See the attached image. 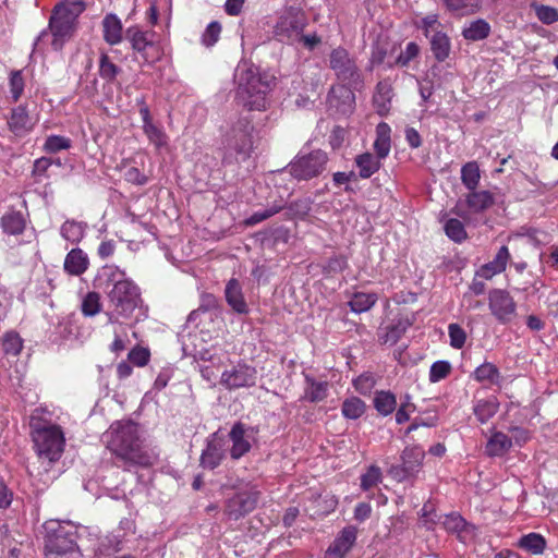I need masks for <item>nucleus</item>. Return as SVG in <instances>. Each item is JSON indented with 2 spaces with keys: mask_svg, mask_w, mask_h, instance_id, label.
<instances>
[{
  "mask_svg": "<svg viewBox=\"0 0 558 558\" xmlns=\"http://www.w3.org/2000/svg\"><path fill=\"white\" fill-rule=\"evenodd\" d=\"M85 230L86 223L75 220H66L60 228V234L71 244H78L85 235Z\"/></svg>",
  "mask_w": 558,
  "mask_h": 558,
  "instance_id": "nucleus-31",
  "label": "nucleus"
},
{
  "mask_svg": "<svg viewBox=\"0 0 558 558\" xmlns=\"http://www.w3.org/2000/svg\"><path fill=\"white\" fill-rule=\"evenodd\" d=\"M442 525L448 532L459 534L466 527V522L460 514L450 513L445 515Z\"/></svg>",
  "mask_w": 558,
  "mask_h": 558,
  "instance_id": "nucleus-52",
  "label": "nucleus"
},
{
  "mask_svg": "<svg viewBox=\"0 0 558 558\" xmlns=\"http://www.w3.org/2000/svg\"><path fill=\"white\" fill-rule=\"evenodd\" d=\"M329 68L340 81L345 82L353 88L363 86L362 73L356 65L355 59L351 57L347 49L337 47L331 50L329 54Z\"/></svg>",
  "mask_w": 558,
  "mask_h": 558,
  "instance_id": "nucleus-8",
  "label": "nucleus"
},
{
  "mask_svg": "<svg viewBox=\"0 0 558 558\" xmlns=\"http://www.w3.org/2000/svg\"><path fill=\"white\" fill-rule=\"evenodd\" d=\"M226 301L239 314H246L248 308L241 286L236 279H230L225 290Z\"/></svg>",
  "mask_w": 558,
  "mask_h": 558,
  "instance_id": "nucleus-23",
  "label": "nucleus"
},
{
  "mask_svg": "<svg viewBox=\"0 0 558 558\" xmlns=\"http://www.w3.org/2000/svg\"><path fill=\"white\" fill-rule=\"evenodd\" d=\"M518 546L532 555H541L546 548L545 538L538 533H529L520 537Z\"/></svg>",
  "mask_w": 558,
  "mask_h": 558,
  "instance_id": "nucleus-32",
  "label": "nucleus"
},
{
  "mask_svg": "<svg viewBox=\"0 0 558 558\" xmlns=\"http://www.w3.org/2000/svg\"><path fill=\"white\" fill-rule=\"evenodd\" d=\"M451 372V365L447 361H437L433 363L429 371V380L437 383L446 378Z\"/></svg>",
  "mask_w": 558,
  "mask_h": 558,
  "instance_id": "nucleus-54",
  "label": "nucleus"
},
{
  "mask_svg": "<svg viewBox=\"0 0 558 558\" xmlns=\"http://www.w3.org/2000/svg\"><path fill=\"white\" fill-rule=\"evenodd\" d=\"M425 458L424 450L418 446H408L401 454V464L391 465L388 473L398 482L413 478L421 471L423 460Z\"/></svg>",
  "mask_w": 558,
  "mask_h": 558,
  "instance_id": "nucleus-12",
  "label": "nucleus"
},
{
  "mask_svg": "<svg viewBox=\"0 0 558 558\" xmlns=\"http://www.w3.org/2000/svg\"><path fill=\"white\" fill-rule=\"evenodd\" d=\"M420 52V47L417 44L411 41L407 44L404 51H401L399 57L397 58V63L401 66H405L409 64L411 60L417 57Z\"/></svg>",
  "mask_w": 558,
  "mask_h": 558,
  "instance_id": "nucleus-58",
  "label": "nucleus"
},
{
  "mask_svg": "<svg viewBox=\"0 0 558 558\" xmlns=\"http://www.w3.org/2000/svg\"><path fill=\"white\" fill-rule=\"evenodd\" d=\"M448 331L451 347L454 349H461L465 343V331L458 324H450Z\"/></svg>",
  "mask_w": 558,
  "mask_h": 558,
  "instance_id": "nucleus-57",
  "label": "nucleus"
},
{
  "mask_svg": "<svg viewBox=\"0 0 558 558\" xmlns=\"http://www.w3.org/2000/svg\"><path fill=\"white\" fill-rule=\"evenodd\" d=\"M3 231L9 234H20L25 229V218L21 211H9L1 219Z\"/></svg>",
  "mask_w": 558,
  "mask_h": 558,
  "instance_id": "nucleus-35",
  "label": "nucleus"
},
{
  "mask_svg": "<svg viewBox=\"0 0 558 558\" xmlns=\"http://www.w3.org/2000/svg\"><path fill=\"white\" fill-rule=\"evenodd\" d=\"M481 180L480 167L476 161H469L461 168V181L469 191H474Z\"/></svg>",
  "mask_w": 558,
  "mask_h": 558,
  "instance_id": "nucleus-36",
  "label": "nucleus"
},
{
  "mask_svg": "<svg viewBox=\"0 0 558 558\" xmlns=\"http://www.w3.org/2000/svg\"><path fill=\"white\" fill-rule=\"evenodd\" d=\"M257 371L245 363H238L222 372L220 384L228 390L253 387L256 384Z\"/></svg>",
  "mask_w": 558,
  "mask_h": 558,
  "instance_id": "nucleus-14",
  "label": "nucleus"
},
{
  "mask_svg": "<svg viewBox=\"0 0 558 558\" xmlns=\"http://www.w3.org/2000/svg\"><path fill=\"white\" fill-rule=\"evenodd\" d=\"M312 208V202L308 198L298 199L290 204L289 210L295 217H305Z\"/></svg>",
  "mask_w": 558,
  "mask_h": 558,
  "instance_id": "nucleus-59",
  "label": "nucleus"
},
{
  "mask_svg": "<svg viewBox=\"0 0 558 558\" xmlns=\"http://www.w3.org/2000/svg\"><path fill=\"white\" fill-rule=\"evenodd\" d=\"M490 34V25L483 19L473 21L463 28L462 36L466 40L477 41L487 38Z\"/></svg>",
  "mask_w": 558,
  "mask_h": 558,
  "instance_id": "nucleus-34",
  "label": "nucleus"
},
{
  "mask_svg": "<svg viewBox=\"0 0 558 558\" xmlns=\"http://www.w3.org/2000/svg\"><path fill=\"white\" fill-rule=\"evenodd\" d=\"M124 177L128 182H131V183H134L137 185H144L148 181L147 177L135 167L128 169L124 173Z\"/></svg>",
  "mask_w": 558,
  "mask_h": 558,
  "instance_id": "nucleus-64",
  "label": "nucleus"
},
{
  "mask_svg": "<svg viewBox=\"0 0 558 558\" xmlns=\"http://www.w3.org/2000/svg\"><path fill=\"white\" fill-rule=\"evenodd\" d=\"M236 100L250 111H264L268 107L267 95L274 77L262 74L257 68L243 63L235 70Z\"/></svg>",
  "mask_w": 558,
  "mask_h": 558,
  "instance_id": "nucleus-2",
  "label": "nucleus"
},
{
  "mask_svg": "<svg viewBox=\"0 0 558 558\" xmlns=\"http://www.w3.org/2000/svg\"><path fill=\"white\" fill-rule=\"evenodd\" d=\"M225 457V449L221 439L213 438L207 442L206 449L201 456V465L213 470L217 468Z\"/></svg>",
  "mask_w": 558,
  "mask_h": 558,
  "instance_id": "nucleus-21",
  "label": "nucleus"
},
{
  "mask_svg": "<svg viewBox=\"0 0 558 558\" xmlns=\"http://www.w3.org/2000/svg\"><path fill=\"white\" fill-rule=\"evenodd\" d=\"M283 207L284 206L281 203H275L272 205H269L267 208L263 210L255 211L253 215L245 219L244 223L246 226H255L278 214Z\"/></svg>",
  "mask_w": 558,
  "mask_h": 558,
  "instance_id": "nucleus-46",
  "label": "nucleus"
},
{
  "mask_svg": "<svg viewBox=\"0 0 558 558\" xmlns=\"http://www.w3.org/2000/svg\"><path fill=\"white\" fill-rule=\"evenodd\" d=\"M488 306L500 324L510 323L517 315V304L506 290L494 289L488 294Z\"/></svg>",
  "mask_w": 558,
  "mask_h": 558,
  "instance_id": "nucleus-15",
  "label": "nucleus"
},
{
  "mask_svg": "<svg viewBox=\"0 0 558 558\" xmlns=\"http://www.w3.org/2000/svg\"><path fill=\"white\" fill-rule=\"evenodd\" d=\"M125 38L131 44L134 52L146 63H154L162 56V50L156 40V34L153 31H144L137 25L130 26L125 31Z\"/></svg>",
  "mask_w": 558,
  "mask_h": 558,
  "instance_id": "nucleus-10",
  "label": "nucleus"
},
{
  "mask_svg": "<svg viewBox=\"0 0 558 558\" xmlns=\"http://www.w3.org/2000/svg\"><path fill=\"white\" fill-rule=\"evenodd\" d=\"M71 147V140L64 136L51 135L44 145V150L47 153H58Z\"/></svg>",
  "mask_w": 558,
  "mask_h": 558,
  "instance_id": "nucleus-50",
  "label": "nucleus"
},
{
  "mask_svg": "<svg viewBox=\"0 0 558 558\" xmlns=\"http://www.w3.org/2000/svg\"><path fill=\"white\" fill-rule=\"evenodd\" d=\"M104 38L109 45H117L122 40V24L114 14H108L102 21Z\"/></svg>",
  "mask_w": 558,
  "mask_h": 558,
  "instance_id": "nucleus-27",
  "label": "nucleus"
},
{
  "mask_svg": "<svg viewBox=\"0 0 558 558\" xmlns=\"http://www.w3.org/2000/svg\"><path fill=\"white\" fill-rule=\"evenodd\" d=\"M10 87L11 93L13 95V98L17 100V98L21 96L24 87L23 77L21 75V72L15 71L12 72L10 77Z\"/></svg>",
  "mask_w": 558,
  "mask_h": 558,
  "instance_id": "nucleus-63",
  "label": "nucleus"
},
{
  "mask_svg": "<svg viewBox=\"0 0 558 558\" xmlns=\"http://www.w3.org/2000/svg\"><path fill=\"white\" fill-rule=\"evenodd\" d=\"M128 356L137 366H145L149 361V352L143 348L131 350Z\"/></svg>",
  "mask_w": 558,
  "mask_h": 558,
  "instance_id": "nucleus-62",
  "label": "nucleus"
},
{
  "mask_svg": "<svg viewBox=\"0 0 558 558\" xmlns=\"http://www.w3.org/2000/svg\"><path fill=\"white\" fill-rule=\"evenodd\" d=\"M494 204V196L488 191H470L463 198H459L451 213L462 218L470 219L472 214H480Z\"/></svg>",
  "mask_w": 558,
  "mask_h": 558,
  "instance_id": "nucleus-13",
  "label": "nucleus"
},
{
  "mask_svg": "<svg viewBox=\"0 0 558 558\" xmlns=\"http://www.w3.org/2000/svg\"><path fill=\"white\" fill-rule=\"evenodd\" d=\"M144 133L157 148L167 145V136L161 129L154 123H147L143 125Z\"/></svg>",
  "mask_w": 558,
  "mask_h": 558,
  "instance_id": "nucleus-49",
  "label": "nucleus"
},
{
  "mask_svg": "<svg viewBox=\"0 0 558 558\" xmlns=\"http://www.w3.org/2000/svg\"><path fill=\"white\" fill-rule=\"evenodd\" d=\"M121 69L117 66L106 53H102L99 59V75L107 82H112Z\"/></svg>",
  "mask_w": 558,
  "mask_h": 558,
  "instance_id": "nucleus-47",
  "label": "nucleus"
},
{
  "mask_svg": "<svg viewBox=\"0 0 558 558\" xmlns=\"http://www.w3.org/2000/svg\"><path fill=\"white\" fill-rule=\"evenodd\" d=\"M356 529L344 527L325 553V558H344L356 541Z\"/></svg>",
  "mask_w": 558,
  "mask_h": 558,
  "instance_id": "nucleus-17",
  "label": "nucleus"
},
{
  "mask_svg": "<svg viewBox=\"0 0 558 558\" xmlns=\"http://www.w3.org/2000/svg\"><path fill=\"white\" fill-rule=\"evenodd\" d=\"M220 33L221 25L218 22L209 23L202 36L203 44L207 47L214 46L218 41Z\"/></svg>",
  "mask_w": 558,
  "mask_h": 558,
  "instance_id": "nucleus-56",
  "label": "nucleus"
},
{
  "mask_svg": "<svg viewBox=\"0 0 558 558\" xmlns=\"http://www.w3.org/2000/svg\"><path fill=\"white\" fill-rule=\"evenodd\" d=\"M245 434V426L240 422L235 423L229 433V437L232 441L230 456L234 460L240 459L251 449V444Z\"/></svg>",
  "mask_w": 558,
  "mask_h": 558,
  "instance_id": "nucleus-19",
  "label": "nucleus"
},
{
  "mask_svg": "<svg viewBox=\"0 0 558 558\" xmlns=\"http://www.w3.org/2000/svg\"><path fill=\"white\" fill-rule=\"evenodd\" d=\"M512 446L511 438L501 432L494 433L486 444V453L489 457H500Z\"/></svg>",
  "mask_w": 558,
  "mask_h": 558,
  "instance_id": "nucleus-28",
  "label": "nucleus"
},
{
  "mask_svg": "<svg viewBox=\"0 0 558 558\" xmlns=\"http://www.w3.org/2000/svg\"><path fill=\"white\" fill-rule=\"evenodd\" d=\"M373 403L376 411L384 416L391 414L397 408L396 396L386 390L376 391Z\"/></svg>",
  "mask_w": 558,
  "mask_h": 558,
  "instance_id": "nucleus-33",
  "label": "nucleus"
},
{
  "mask_svg": "<svg viewBox=\"0 0 558 558\" xmlns=\"http://www.w3.org/2000/svg\"><path fill=\"white\" fill-rule=\"evenodd\" d=\"M306 380L308 383V387L305 390L304 399L310 402H319L327 397V383H318L310 377H306Z\"/></svg>",
  "mask_w": 558,
  "mask_h": 558,
  "instance_id": "nucleus-43",
  "label": "nucleus"
},
{
  "mask_svg": "<svg viewBox=\"0 0 558 558\" xmlns=\"http://www.w3.org/2000/svg\"><path fill=\"white\" fill-rule=\"evenodd\" d=\"M46 532L45 549L47 555H65L76 547L75 533L59 521L44 524Z\"/></svg>",
  "mask_w": 558,
  "mask_h": 558,
  "instance_id": "nucleus-9",
  "label": "nucleus"
},
{
  "mask_svg": "<svg viewBox=\"0 0 558 558\" xmlns=\"http://www.w3.org/2000/svg\"><path fill=\"white\" fill-rule=\"evenodd\" d=\"M381 481V471L378 466L372 465L366 473L361 476V487L368 490L376 486Z\"/></svg>",
  "mask_w": 558,
  "mask_h": 558,
  "instance_id": "nucleus-51",
  "label": "nucleus"
},
{
  "mask_svg": "<svg viewBox=\"0 0 558 558\" xmlns=\"http://www.w3.org/2000/svg\"><path fill=\"white\" fill-rule=\"evenodd\" d=\"M451 12L474 13L482 9L480 0H441Z\"/></svg>",
  "mask_w": 558,
  "mask_h": 558,
  "instance_id": "nucleus-41",
  "label": "nucleus"
},
{
  "mask_svg": "<svg viewBox=\"0 0 558 558\" xmlns=\"http://www.w3.org/2000/svg\"><path fill=\"white\" fill-rule=\"evenodd\" d=\"M408 320H398L385 328V332L380 336V340L385 344H395L404 335L409 327Z\"/></svg>",
  "mask_w": 558,
  "mask_h": 558,
  "instance_id": "nucleus-38",
  "label": "nucleus"
},
{
  "mask_svg": "<svg viewBox=\"0 0 558 558\" xmlns=\"http://www.w3.org/2000/svg\"><path fill=\"white\" fill-rule=\"evenodd\" d=\"M392 94V86L389 81L384 80L377 84L373 102L378 114L386 116L389 112Z\"/></svg>",
  "mask_w": 558,
  "mask_h": 558,
  "instance_id": "nucleus-24",
  "label": "nucleus"
},
{
  "mask_svg": "<svg viewBox=\"0 0 558 558\" xmlns=\"http://www.w3.org/2000/svg\"><path fill=\"white\" fill-rule=\"evenodd\" d=\"M444 229L447 236L457 243L462 242L468 236L466 231L464 229V225L459 219L456 218L449 219L445 223Z\"/></svg>",
  "mask_w": 558,
  "mask_h": 558,
  "instance_id": "nucleus-45",
  "label": "nucleus"
},
{
  "mask_svg": "<svg viewBox=\"0 0 558 558\" xmlns=\"http://www.w3.org/2000/svg\"><path fill=\"white\" fill-rule=\"evenodd\" d=\"M107 299L113 311L112 314H108L110 323H114L119 316L130 318L142 304L140 288L131 279L114 284L107 291Z\"/></svg>",
  "mask_w": 558,
  "mask_h": 558,
  "instance_id": "nucleus-4",
  "label": "nucleus"
},
{
  "mask_svg": "<svg viewBox=\"0 0 558 558\" xmlns=\"http://www.w3.org/2000/svg\"><path fill=\"white\" fill-rule=\"evenodd\" d=\"M499 409V402L495 397L477 400L474 404L473 412L476 418L482 423L489 421Z\"/></svg>",
  "mask_w": 558,
  "mask_h": 558,
  "instance_id": "nucleus-29",
  "label": "nucleus"
},
{
  "mask_svg": "<svg viewBox=\"0 0 558 558\" xmlns=\"http://www.w3.org/2000/svg\"><path fill=\"white\" fill-rule=\"evenodd\" d=\"M2 349L7 354L17 355L22 350V339L15 332L5 333Z\"/></svg>",
  "mask_w": 558,
  "mask_h": 558,
  "instance_id": "nucleus-53",
  "label": "nucleus"
},
{
  "mask_svg": "<svg viewBox=\"0 0 558 558\" xmlns=\"http://www.w3.org/2000/svg\"><path fill=\"white\" fill-rule=\"evenodd\" d=\"M366 405L363 400L357 397H351L343 401L341 412L345 418L356 420L365 412Z\"/></svg>",
  "mask_w": 558,
  "mask_h": 558,
  "instance_id": "nucleus-39",
  "label": "nucleus"
},
{
  "mask_svg": "<svg viewBox=\"0 0 558 558\" xmlns=\"http://www.w3.org/2000/svg\"><path fill=\"white\" fill-rule=\"evenodd\" d=\"M328 155L317 149L295 158L290 165V173L298 180H310L319 175L326 168Z\"/></svg>",
  "mask_w": 558,
  "mask_h": 558,
  "instance_id": "nucleus-11",
  "label": "nucleus"
},
{
  "mask_svg": "<svg viewBox=\"0 0 558 558\" xmlns=\"http://www.w3.org/2000/svg\"><path fill=\"white\" fill-rule=\"evenodd\" d=\"M531 8L534 10L537 19L544 24H553L558 21V10L543 4L532 3Z\"/></svg>",
  "mask_w": 558,
  "mask_h": 558,
  "instance_id": "nucleus-48",
  "label": "nucleus"
},
{
  "mask_svg": "<svg viewBox=\"0 0 558 558\" xmlns=\"http://www.w3.org/2000/svg\"><path fill=\"white\" fill-rule=\"evenodd\" d=\"M9 126L11 131L19 136H22L32 130L31 118L23 106H19L12 110L9 119Z\"/></svg>",
  "mask_w": 558,
  "mask_h": 558,
  "instance_id": "nucleus-26",
  "label": "nucleus"
},
{
  "mask_svg": "<svg viewBox=\"0 0 558 558\" xmlns=\"http://www.w3.org/2000/svg\"><path fill=\"white\" fill-rule=\"evenodd\" d=\"M451 12L474 13L482 9L480 0H441Z\"/></svg>",
  "mask_w": 558,
  "mask_h": 558,
  "instance_id": "nucleus-40",
  "label": "nucleus"
},
{
  "mask_svg": "<svg viewBox=\"0 0 558 558\" xmlns=\"http://www.w3.org/2000/svg\"><path fill=\"white\" fill-rule=\"evenodd\" d=\"M259 496L260 493L256 488L240 492L227 501L225 513L229 519L238 521L256 508Z\"/></svg>",
  "mask_w": 558,
  "mask_h": 558,
  "instance_id": "nucleus-16",
  "label": "nucleus"
},
{
  "mask_svg": "<svg viewBox=\"0 0 558 558\" xmlns=\"http://www.w3.org/2000/svg\"><path fill=\"white\" fill-rule=\"evenodd\" d=\"M509 257L510 254L508 247L502 245L498 250L495 258L492 262L483 265L477 270L476 276L488 280L493 278L495 275L502 272L506 269Z\"/></svg>",
  "mask_w": 558,
  "mask_h": 558,
  "instance_id": "nucleus-20",
  "label": "nucleus"
},
{
  "mask_svg": "<svg viewBox=\"0 0 558 558\" xmlns=\"http://www.w3.org/2000/svg\"><path fill=\"white\" fill-rule=\"evenodd\" d=\"M391 129L390 126L381 122L376 126V138L373 144L375 156L380 160H384L388 157L391 149V138H390Z\"/></svg>",
  "mask_w": 558,
  "mask_h": 558,
  "instance_id": "nucleus-25",
  "label": "nucleus"
},
{
  "mask_svg": "<svg viewBox=\"0 0 558 558\" xmlns=\"http://www.w3.org/2000/svg\"><path fill=\"white\" fill-rule=\"evenodd\" d=\"M377 302V294L356 292L349 302V306L354 313H364L372 308Z\"/></svg>",
  "mask_w": 558,
  "mask_h": 558,
  "instance_id": "nucleus-37",
  "label": "nucleus"
},
{
  "mask_svg": "<svg viewBox=\"0 0 558 558\" xmlns=\"http://www.w3.org/2000/svg\"><path fill=\"white\" fill-rule=\"evenodd\" d=\"M89 267L88 255L80 247L72 248L64 258L63 269L71 276H81Z\"/></svg>",
  "mask_w": 558,
  "mask_h": 558,
  "instance_id": "nucleus-18",
  "label": "nucleus"
},
{
  "mask_svg": "<svg viewBox=\"0 0 558 558\" xmlns=\"http://www.w3.org/2000/svg\"><path fill=\"white\" fill-rule=\"evenodd\" d=\"M81 311L85 317H94L100 313V294L96 291H89L82 300Z\"/></svg>",
  "mask_w": 558,
  "mask_h": 558,
  "instance_id": "nucleus-42",
  "label": "nucleus"
},
{
  "mask_svg": "<svg viewBox=\"0 0 558 558\" xmlns=\"http://www.w3.org/2000/svg\"><path fill=\"white\" fill-rule=\"evenodd\" d=\"M354 165L359 170V178L369 179L381 167V160L369 151L359 154L354 157Z\"/></svg>",
  "mask_w": 558,
  "mask_h": 558,
  "instance_id": "nucleus-22",
  "label": "nucleus"
},
{
  "mask_svg": "<svg viewBox=\"0 0 558 558\" xmlns=\"http://www.w3.org/2000/svg\"><path fill=\"white\" fill-rule=\"evenodd\" d=\"M99 280H105L107 286L118 284L120 281H129L130 279L126 278L124 270H121L116 265H105L99 272Z\"/></svg>",
  "mask_w": 558,
  "mask_h": 558,
  "instance_id": "nucleus-44",
  "label": "nucleus"
},
{
  "mask_svg": "<svg viewBox=\"0 0 558 558\" xmlns=\"http://www.w3.org/2000/svg\"><path fill=\"white\" fill-rule=\"evenodd\" d=\"M355 179H356V173L354 171H349V172L338 171L332 174L333 184L336 186L344 185L345 192L353 191V189L351 187V185L349 183Z\"/></svg>",
  "mask_w": 558,
  "mask_h": 558,
  "instance_id": "nucleus-60",
  "label": "nucleus"
},
{
  "mask_svg": "<svg viewBox=\"0 0 558 558\" xmlns=\"http://www.w3.org/2000/svg\"><path fill=\"white\" fill-rule=\"evenodd\" d=\"M281 29L292 31L295 35H300L304 28V22L298 15L286 16L280 23Z\"/></svg>",
  "mask_w": 558,
  "mask_h": 558,
  "instance_id": "nucleus-61",
  "label": "nucleus"
},
{
  "mask_svg": "<svg viewBox=\"0 0 558 558\" xmlns=\"http://www.w3.org/2000/svg\"><path fill=\"white\" fill-rule=\"evenodd\" d=\"M417 27L429 39L430 50L435 59L444 62L450 54L451 41L444 31V25L439 21L438 14L430 13L422 17L417 23Z\"/></svg>",
  "mask_w": 558,
  "mask_h": 558,
  "instance_id": "nucleus-7",
  "label": "nucleus"
},
{
  "mask_svg": "<svg viewBox=\"0 0 558 558\" xmlns=\"http://www.w3.org/2000/svg\"><path fill=\"white\" fill-rule=\"evenodd\" d=\"M84 10L82 3H58L49 19V29L53 36L54 49H61L64 41L71 38L75 31L76 20Z\"/></svg>",
  "mask_w": 558,
  "mask_h": 558,
  "instance_id": "nucleus-5",
  "label": "nucleus"
},
{
  "mask_svg": "<svg viewBox=\"0 0 558 558\" xmlns=\"http://www.w3.org/2000/svg\"><path fill=\"white\" fill-rule=\"evenodd\" d=\"M353 385L360 393L367 395L376 385V378L371 373H364L354 379Z\"/></svg>",
  "mask_w": 558,
  "mask_h": 558,
  "instance_id": "nucleus-55",
  "label": "nucleus"
},
{
  "mask_svg": "<svg viewBox=\"0 0 558 558\" xmlns=\"http://www.w3.org/2000/svg\"><path fill=\"white\" fill-rule=\"evenodd\" d=\"M105 437L108 449L126 464L149 466L157 459L154 451L145 448L138 425L131 421L114 422Z\"/></svg>",
  "mask_w": 558,
  "mask_h": 558,
  "instance_id": "nucleus-1",
  "label": "nucleus"
},
{
  "mask_svg": "<svg viewBox=\"0 0 558 558\" xmlns=\"http://www.w3.org/2000/svg\"><path fill=\"white\" fill-rule=\"evenodd\" d=\"M473 377L476 381L487 383L489 385H500L502 376L499 369L489 362H485L475 368Z\"/></svg>",
  "mask_w": 558,
  "mask_h": 558,
  "instance_id": "nucleus-30",
  "label": "nucleus"
},
{
  "mask_svg": "<svg viewBox=\"0 0 558 558\" xmlns=\"http://www.w3.org/2000/svg\"><path fill=\"white\" fill-rule=\"evenodd\" d=\"M65 437L59 425H46L37 417V464L43 468L48 484L58 477L59 471L53 469L64 451Z\"/></svg>",
  "mask_w": 558,
  "mask_h": 558,
  "instance_id": "nucleus-3",
  "label": "nucleus"
},
{
  "mask_svg": "<svg viewBox=\"0 0 558 558\" xmlns=\"http://www.w3.org/2000/svg\"><path fill=\"white\" fill-rule=\"evenodd\" d=\"M253 125L248 118L239 119L226 135V162L245 161L253 151Z\"/></svg>",
  "mask_w": 558,
  "mask_h": 558,
  "instance_id": "nucleus-6",
  "label": "nucleus"
}]
</instances>
